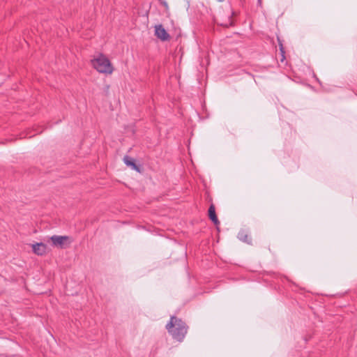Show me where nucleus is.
I'll list each match as a JSON object with an SVG mask.
<instances>
[{"instance_id":"obj_1","label":"nucleus","mask_w":357,"mask_h":357,"mask_svg":"<svg viewBox=\"0 0 357 357\" xmlns=\"http://www.w3.org/2000/svg\"><path fill=\"white\" fill-rule=\"evenodd\" d=\"M166 328L172 337L178 342H182L188 332V326L184 321L176 317H171Z\"/></svg>"},{"instance_id":"obj_2","label":"nucleus","mask_w":357,"mask_h":357,"mask_svg":"<svg viewBox=\"0 0 357 357\" xmlns=\"http://www.w3.org/2000/svg\"><path fill=\"white\" fill-rule=\"evenodd\" d=\"M93 67L99 73L104 74H112L114 69L108 58L100 54L91 59Z\"/></svg>"},{"instance_id":"obj_3","label":"nucleus","mask_w":357,"mask_h":357,"mask_svg":"<svg viewBox=\"0 0 357 357\" xmlns=\"http://www.w3.org/2000/svg\"><path fill=\"white\" fill-rule=\"evenodd\" d=\"M50 239L54 246L64 248L68 240V236L54 235L51 236Z\"/></svg>"},{"instance_id":"obj_4","label":"nucleus","mask_w":357,"mask_h":357,"mask_svg":"<svg viewBox=\"0 0 357 357\" xmlns=\"http://www.w3.org/2000/svg\"><path fill=\"white\" fill-rule=\"evenodd\" d=\"M155 34L162 41L168 40L170 38L169 33L161 24H158L155 26Z\"/></svg>"},{"instance_id":"obj_5","label":"nucleus","mask_w":357,"mask_h":357,"mask_svg":"<svg viewBox=\"0 0 357 357\" xmlns=\"http://www.w3.org/2000/svg\"><path fill=\"white\" fill-rule=\"evenodd\" d=\"M33 252L38 255H43L47 251V246L43 243H36L32 245Z\"/></svg>"},{"instance_id":"obj_6","label":"nucleus","mask_w":357,"mask_h":357,"mask_svg":"<svg viewBox=\"0 0 357 357\" xmlns=\"http://www.w3.org/2000/svg\"><path fill=\"white\" fill-rule=\"evenodd\" d=\"M208 213L210 220L214 223V225L216 226L219 225L220 221L216 215L215 208L213 204L210 205Z\"/></svg>"},{"instance_id":"obj_7","label":"nucleus","mask_w":357,"mask_h":357,"mask_svg":"<svg viewBox=\"0 0 357 357\" xmlns=\"http://www.w3.org/2000/svg\"><path fill=\"white\" fill-rule=\"evenodd\" d=\"M123 162L126 165L130 167L132 169L139 172V168L135 164V160L132 158L126 155L123 158Z\"/></svg>"},{"instance_id":"obj_8","label":"nucleus","mask_w":357,"mask_h":357,"mask_svg":"<svg viewBox=\"0 0 357 357\" xmlns=\"http://www.w3.org/2000/svg\"><path fill=\"white\" fill-rule=\"evenodd\" d=\"M238 238L240 240L247 243H249V240H250V238L243 231L238 234Z\"/></svg>"},{"instance_id":"obj_9","label":"nucleus","mask_w":357,"mask_h":357,"mask_svg":"<svg viewBox=\"0 0 357 357\" xmlns=\"http://www.w3.org/2000/svg\"><path fill=\"white\" fill-rule=\"evenodd\" d=\"M160 1L161 4H162L165 7H166V8H167V7H168L167 3V2H166V1H161V0H160Z\"/></svg>"},{"instance_id":"obj_10","label":"nucleus","mask_w":357,"mask_h":357,"mask_svg":"<svg viewBox=\"0 0 357 357\" xmlns=\"http://www.w3.org/2000/svg\"><path fill=\"white\" fill-rule=\"evenodd\" d=\"M229 24H231V22H229V24H222V26H227Z\"/></svg>"},{"instance_id":"obj_11","label":"nucleus","mask_w":357,"mask_h":357,"mask_svg":"<svg viewBox=\"0 0 357 357\" xmlns=\"http://www.w3.org/2000/svg\"><path fill=\"white\" fill-rule=\"evenodd\" d=\"M261 2V0H258V3L260 4Z\"/></svg>"},{"instance_id":"obj_12","label":"nucleus","mask_w":357,"mask_h":357,"mask_svg":"<svg viewBox=\"0 0 357 357\" xmlns=\"http://www.w3.org/2000/svg\"><path fill=\"white\" fill-rule=\"evenodd\" d=\"M218 1H220V2H222L224 0H217Z\"/></svg>"}]
</instances>
